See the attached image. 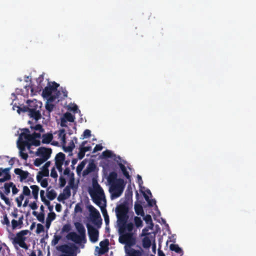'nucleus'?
<instances>
[{
	"mask_svg": "<svg viewBox=\"0 0 256 256\" xmlns=\"http://www.w3.org/2000/svg\"><path fill=\"white\" fill-rule=\"evenodd\" d=\"M26 146L22 145L21 144H18V148L20 150V156L23 160H26L28 158V154L24 152Z\"/></svg>",
	"mask_w": 256,
	"mask_h": 256,
	"instance_id": "21",
	"label": "nucleus"
},
{
	"mask_svg": "<svg viewBox=\"0 0 256 256\" xmlns=\"http://www.w3.org/2000/svg\"><path fill=\"white\" fill-rule=\"evenodd\" d=\"M28 116L36 120H38L40 119L42 117L40 110L31 109V110H29Z\"/></svg>",
	"mask_w": 256,
	"mask_h": 256,
	"instance_id": "17",
	"label": "nucleus"
},
{
	"mask_svg": "<svg viewBox=\"0 0 256 256\" xmlns=\"http://www.w3.org/2000/svg\"><path fill=\"white\" fill-rule=\"evenodd\" d=\"M59 250L63 253L74 254L75 252L78 250V247L74 244H72L70 246L64 244L60 246Z\"/></svg>",
	"mask_w": 256,
	"mask_h": 256,
	"instance_id": "12",
	"label": "nucleus"
},
{
	"mask_svg": "<svg viewBox=\"0 0 256 256\" xmlns=\"http://www.w3.org/2000/svg\"><path fill=\"white\" fill-rule=\"evenodd\" d=\"M46 162V160H44V159L40 157L39 158H36L34 161V165L36 166H40L42 164Z\"/></svg>",
	"mask_w": 256,
	"mask_h": 256,
	"instance_id": "39",
	"label": "nucleus"
},
{
	"mask_svg": "<svg viewBox=\"0 0 256 256\" xmlns=\"http://www.w3.org/2000/svg\"><path fill=\"white\" fill-rule=\"evenodd\" d=\"M44 231V226L40 224H37V228L36 232L37 234H40V232Z\"/></svg>",
	"mask_w": 256,
	"mask_h": 256,
	"instance_id": "54",
	"label": "nucleus"
},
{
	"mask_svg": "<svg viewBox=\"0 0 256 256\" xmlns=\"http://www.w3.org/2000/svg\"><path fill=\"white\" fill-rule=\"evenodd\" d=\"M32 190V194H38L39 187L36 185H32L30 186Z\"/></svg>",
	"mask_w": 256,
	"mask_h": 256,
	"instance_id": "45",
	"label": "nucleus"
},
{
	"mask_svg": "<svg viewBox=\"0 0 256 256\" xmlns=\"http://www.w3.org/2000/svg\"><path fill=\"white\" fill-rule=\"evenodd\" d=\"M94 190L90 192V194L93 202L98 206L103 214L106 226H108L110 222L109 216L108 214L106 206V200L104 192L97 182L94 183Z\"/></svg>",
	"mask_w": 256,
	"mask_h": 256,
	"instance_id": "1",
	"label": "nucleus"
},
{
	"mask_svg": "<svg viewBox=\"0 0 256 256\" xmlns=\"http://www.w3.org/2000/svg\"><path fill=\"white\" fill-rule=\"evenodd\" d=\"M40 144V140H36V138H32V140H30V146H39Z\"/></svg>",
	"mask_w": 256,
	"mask_h": 256,
	"instance_id": "43",
	"label": "nucleus"
},
{
	"mask_svg": "<svg viewBox=\"0 0 256 256\" xmlns=\"http://www.w3.org/2000/svg\"><path fill=\"white\" fill-rule=\"evenodd\" d=\"M128 256H142V251L136 250L134 248L130 249L128 252L126 250Z\"/></svg>",
	"mask_w": 256,
	"mask_h": 256,
	"instance_id": "25",
	"label": "nucleus"
},
{
	"mask_svg": "<svg viewBox=\"0 0 256 256\" xmlns=\"http://www.w3.org/2000/svg\"><path fill=\"white\" fill-rule=\"evenodd\" d=\"M112 152L110 150H106L102 152V156L104 158H110L112 157Z\"/></svg>",
	"mask_w": 256,
	"mask_h": 256,
	"instance_id": "42",
	"label": "nucleus"
},
{
	"mask_svg": "<svg viewBox=\"0 0 256 256\" xmlns=\"http://www.w3.org/2000/svg\"><path fill=\"white\" fill-rule=\"evenodd\" d=\"M144 196L150 206L152 207L156 204V200L153 199L150 200L148 196L145 193H144Z\"/></svg>",
	"mask_w": 256,
	"mask_h": 256,
	"instance_id": "33",
	"label": "nucleus"
},
{
	"mask_svg": "<svg viewBox=\"0 0 256 256\" xmlns=\"http://www.w3.org/2000/svg\"><path fill=\"white\" fill-rule=\"evenodd\" d=\"M103 147L101 144H96L93 150L92 153H95L98 151H100L102 149Z\"/></svg>",
	"mask_w": 256,
	"mask_h": 256,
	"instance_id": "60",
	"label": "nucleus"
},
{
	"mask_svg": "<svg viewBox=\"0 0 256 256\" xmlns=\"http://www.w3.org/2000/svg\"><path fill=\"white\" fill-rule=\"evenodd\" d=\"M79 149L80 151L78 153V158L80 160H82L84 158L86 152L82 146H80Z\"/></svg>",
	"mask_w": 256,
	"mask_h": 256,
	"instance_id": "49",
	"label": "nucleus"
},
{
	"mask_svg": "<svg viewBox=\"0 0 256 256\" xmlns=\"http://www.w3.org/2000/svg\"><path fill=\"white\" fill-rule=\"evenodd\" d=\"M118 166L121 170L124 176L128 178L129 179L130 178V176L128 172L127 171L126 168L124 165L122 163H120L118 164Z\"/></svg>",
	"mask_w": 256,
	"mask_h": 256,
	"instance_id": "31",
	"label": "nucleus"
},
{
	"mask_svg": "<svg viewBox=\"0 0 256 256\" xmlns=\"http://www.w3.org/2000/svg\"><path fill=\"white\" fill-rule=\"evenodd\" d=\"M91 136V132L90 130L86 129V130L82 134V136L84 138H88Z\"/></svg>",
	"mask_w": 256,
	"mask_h": 256,
	"instance_id": "57",
	"label": "nucleus"
},
{
	"mask_svg": "<svg viewBox=\"0 0 256 256\" xmlns=\"http://www.w3.org/2000/svg\"><path fill=\"white\" fill-rule=\"evenodd\" d=\"M28 233V230H22L16 233V236L10 238L14 245L18 244L20 247L26 250L28 248V245L25 242L26 238L25 236Z\"/></svg>",
	"mask_w": 256,
	"mask_h": 256,
	"instance_id": "4",
	"label": "nucleus"
},
{
	"mask_svg": "<svg viewBox=\"0 0 256 256\" xmlns=\"http://www.w3.org/2000/svg\"><path fill=\"white\" fill-rule=\"evenodd\" d=\"M132 192H125V198L126 200L124 201L128 202V201L132 198Z\"/></svg>",
	"mask_w": 256,
	"mask_h": 256,
	"instance_id": "48",
	"label": "nucleus"
},
{
	"mask_svg": "<svg viewBox=\"0 0 256 256\" xmlns=\"http://www.w3.org/2000/svg\"><path fill=\"white\" fill-rule=\"evenodd\" d=\"M109 241L108 239L102 241L100 243V248L99 249L98 254L102 255L106 253L108 251Z\"/></svg>",
	"mask_w": 256,
	"mask_h": 256,
	"instance_id": "13",
	"label": "nucleus"
},
{
	"mask_svg": "<svg viewBox=\"0 0 256 256\" xmlns=\"http://www.w3.org/2000/svg\"><path fill=\"white\" fill-rule=\"evenodd\" d=\"M27 104H28L29 110H31V109L34 110H40L42 108V102H38L36 100H28Z\"/></svg>",
	"mask_w": 256,
	"mask_h": 256,
	"instance_id": "14",
	"label": "nucleus"
},
{
	"mask_svg": "<svg viewBox=\"0 0 256 256\" xmlns=\"http://www.w3.org/2000/svg\"><path fill=\"white\" fill-rule=\"evenodd\" d=\"M22 132L20 134L18 138V144L26 146L30 148V142L32 140V136L30 134L29 130L25 128L22 130Z\"/></svg>",
	"mask_w": 256,
	"mask_h": 256,
	"instance_id": "7",
	"label": "nucleus"
},
{
	"mask_svg": "<svg viewBox=\"0 0 256 256\" xmlns=\"http://www.w3.org/2000/svg\"><path fill=\"white\" fill-rule=\"evenodd\" d=\"M30 128L36 131H38L40 132H44V131L42 126L40 124H37L34 126H31Z\"/></svg>",
	"mask_w": 256,
	"mask_h": 256,
	"instance_id": "38",
	"label": "nucleus"
},
{
	"mask_svg": "<svg viewBox=\"0 0 256 256\" xmlns=\"http://www.w3.org/2000/svg\"><path fill=\"white\" fill-rule=\"evenodd\" d=\"M86 160H84L80 164H78V166L76 168V170L77 174L78 175H80L81 174V172L82 170L84 169V166L86 164Z\"/></svg>",
	"mask_w": 256,
	"mask_h": 256,
	"instance_id": "28",
	"label": "nucleus"
},
{
	"mask_svg": "<svg viewBox=\"0 0 256 256\" xmlns=\"http://www.w3.org/2000/svg\"><path fill=\"white\" fill-rule=\"evenodd\" d=\"M39 174L42 175L43 176H49V170L48 169H42V170L40 171Z\"/></svg>",
	"mask_w": 256,
	"mask_h": 256,
	"instance_id": "52",
	"label": "nucleus"
},
{
	"mask_svg": "<svg viewBox=\"0 0 256 256\" xmlns=\"http://www.w3.org/2000/svg\"><path fill=\"white\" fill-rule=\"evenodd\" d=\"M118 227V232L120 236L118 241L120 244H124L125 248L127 246L131 247L134 246L136 242V239L134 236L132 231L134 228V225L132 222H128L124 226V229L120 230V226Z\"/></svg>",
	"mask_w": 256,
	"mask_h": 256,
	"instance_id": "2",
	"label": "nucleus"
},
{
	"mask_svg": "<svg viewBox=\"0 0 256 256\" xmlns=\"http://www.w3.org/2000/svg\"><path fill=\"white\" fill-rule=\"evenodd\" d=\"M171 250L174 251L178 254L182 253V250L176 244H171L170 246Z\"/></svg>",
	"mask_w": 256,
	"mask_h": 256,
	"instance_id": "29",
	"label": "nucleus"
},
{
	"mask_svg": "<svg viewBox=\"0 0 256 256\" xmlns=\"http://www.w3.org/2000/svg\"><path fill=\"white\" fill-rule=\"evenodd\" d=\"M128 202L126 201L118 205L116 208L118 226H120L121 230H122L124 226L128 224L127 222L128 219Z\"/></svg>",
	"mask_w": 256,
	"mask_h": 256,
	"instance_id": "3",
	"label": "nucleus"
},
{
	"mask_svg": "<svg viewBox=\"0 0 256 256\" xmlns=\"http://www.w3.org/2000/svg\"><path fill=\"white\" fill-rule=\"evenodd\" d=\"M58 136L62 144L64 146L66 143V134L64 129H61L58 131Z\"/></svg>",
	"mask_w": 256,
	"mask_h": 256,
	"instance_id": "22",
	"label": "nucleus"
},
{
	"mask_svg": "<svg viewBox=\"0 0 256 256\" xmlns=\"http://www.w3.org/2000/svg\"><path fill=\"white\" fill-rule=\"evenodd\" d=\"M0 198L4 200L5 202V203L8 205V206H10V202L8 199V198L7 197H6L4 194L2 192L1 190H0Z\"/></svg>",
	"mask_w": 256,
	"mask_h": 256,
	"instance_id": "44",
	"label": "nucleus"
},
{
	"mask_svg": "<svg viewBox=\"0 0 256 256\" xmlns=\"http://www.w3.org/2000/svg\"><path fill=\"white\" fill-rule=\"evenodd\" d=\"M74 212L76 213H78V212L81 213V212H82V204H81L78 203V204H77L76 205L75 208H74Z\"/></svg>",
	"mask_w": 256,
	"mask_h": 256,
	"instance_id": "50",
	"label": "nucleus"
},
{
	"mask_svg": "<svg viewBox=\"0 0 256 256\" xmlns=\"http://www.w3.org/2000/svg\"><path fill=\"white\" fill-rule=\"evenodd\" d=\"M50 176L54 178H56L58 176L57 172L56 170V168L54 167H53L52 168L51 170Z\"/></svg>",
	"mask_w": 256,
	"mask_h": 256,
	"instance_id": "59",
	"label": "nucleus"
},
{
	"mask_svg": "<svg viewBox=\"0 0 256 256\" xmlns=\"http://www.w3.org/2000/svg\"><path fill=\"white\" fill-rule=\"evenodd\" d=\"M66 238L77 244H80L82 241H84V242L86 241V238L82 236L80 234L78 235L75 232L68 233L66 236Z\"/></svg>",
	"mask_w": 256,
	"mask_h": 256,
	"instance_id": "11",
	"label": "nucleus"
},
{
	"mask_svg": "<svg viewBox=\"0 0 256 256\" xmlns=\"http://www.w3.org/2000/svg\"><path fill=\"white\" fill-rule=\"evenodd\" d=\"M89 210L90 212L92 222L98 228H100L102 224V219L99 212L92 206H89Z\"/></svg>",
	"mask_w": 256,
	"mask_h": 256,
	"instance_id": "6",
	"label": "nucleus"
},
{
	"mask_svg": "<svg viewBox=\"0 0 256 256\" xmlns=\"http://www.w3.org/2000/svg\"><path fill=\"white\" fill-rule=\"evenodd\" d=\"M59 86V84L55 82H48V86H46L42 91V96L44 98H48L51 96L52 92L57 90Z\"/></svg>",
	"mask_w": 256,
	"mask_h": 256,
	"instance_id": "8",
	"label": "nucleus"
},
{
	"mask_svg": "<svg viewBox=\"0 0 256 256\" xmlns=\"http://www.w3.org/2000/svg\"><path fill=\"white\" fill-rule=\"evenodd\" d=\"M13 185L12 182H6L4 184V194L8 195L10 192V188Z\"/></svg>",
	"mask_w": 256,
	"mask_h": 256,
	"instance_id": "32",
	"label": "nucleus"
},
{
	"mask_svg": "<svg viewBox=\"0 0 256 256\" xmlns=\"http://www.w3.org/2000/svg\"><path fill=\"white\" fill-rule=\"evenodd\" d=\"M66 186H70V188L72 189H76L77 188V186L74 184V174L72 173L71 177L68 181V185Z\"/></svg>",
	"mask_w": 256,
	"mask_h": 256,
	"instance_id": "30",
	"label": "nucleus"
},
{
	"mask_svg": "<svg viewBox=\"0 0 256 256\" xmlns=\"http://www.w3.org/2000/svg\"><path fill=\"white\" fill-rule=\"evenodd\" d=\"M66 198H68L71 195L70 188V186H66L63 190L62 193Z\"/></svg>",
	"mask_w": 256,
	"mask_h": 256,
	"instance_id": "41",
	"label": "nucleus"
},
{
	"mask_svg": "<svg viewBox=\"0 0 256 256\" xmlns=\"http://www.w3.org/2000/svg\"><path fill=\"white\" fill-rule=\"evenodd\" d=\"M59 181H60V188H62L66 185V180L64 177H62V176H60L59 178Z\"/></svg>",
	"mask_w": 256,
	"mask_h": 256,
	"instance_id": "56",
	"label": "nucleus"
},
{
	"mask_svg": "<svg viewBox=\"0 0 256 256\" xmlns=\"http://www.w3.org/2000/svg\"><path fill=\"white\" fill-rule=\"evenodd\" d=\"M37 219L38 220L41 222H44V212H40L37 216Z\"/></svg>",
	"mask_w": 256,
	"mask_h": 256,
	"instance_id": "53",
	"label": "nucleus"
},
{
	"mask_svg": "<svg viewBox=\"0 0 256 256\" xmlns=\"http://www.w3.org/2000/svg\"><path fill=\"white\" fill-rule=\"evenodd\" d=\"M86 228L90 240L92 242H96L98 238L99 232L98 230L89 224H86Z\"/></svg>",
	"mask_w": 256,
	"mask_h": 256,
	"instance_id": "10",
	"label": "nucleus"
},
{
	"mask_svg": "<svg viewBox=\"0 0 256 256\" xmlns=\"http://www.w3.org/2000/svg\"><path fill=\"white\" fill-rule=\"evenodd\" d=\"M10 178H11L10 175V174H6L4 175V176L3 178H0V182H3L6 181L8 180H10Z\"/></svg>",
	"mask_w": 256,
	"mask_h": 256,
	"instance_id": "55",
	"label": "nucleus"
},
{
	"mask_svg": "<svg viewBox=\"0 0 256 256\" xmlns=\"http://www.w3.org/2000/svg\"><path fill=\"white\" fill-rule=\"evenodd\" d=\"M135 212L138 215H144V212L142 206L140 204L136 205L134 206Z\"/></svg>",
	"mask_w": 256,
	"mask_h": 256,
	"instance_id": "34",
	"label": "nucleus"
},
{
	"mask_svg": "<svg viewBox=\"0 0 256 256\" xmlns=\"http://www.w3.org/2000/svg\"><path fill=\"white\" fill-rule=\"evenodd\" d=\"M56 214L54 212H51L48 214L46 220V227L49 228L51 222L56 218Z\"/></svg>",
	"mask_w": 256,
	"mask_h": 256,
	"instance_id": "23",
	"label": "nucleus"
},
{
	"mask_svg": "<svg viewBox=\"0 0 256 256\" xmlns=\"http://www.w3.org/2000/svg\"><path fill=\"white\" fill-rule=\"evenodd\" d=\"M53 139V135L51 133L44 134L42 136V143L48 144L50 143Z\"/></svg>",
	"mask_w": 256,
	"mask_h": 256,
	"instance_id": "20",
	"label": "nucleus"
},
{
	"mask_svg": "<svg viewBox=\"0 0 256 256\" xmlns=\"http://www.w3.org/2000/svg\"><path fill=\"white\" fill-rule=\"evenodd\" d=\"M62 238V236L60 235H56L55 234L54 236V238L52 241V246H56V244H58L59 240Z\"/></svg>",
	"mask_w": 256,
	"mask_h": 256,
	"instance_id": "37",
	"label": "nucleus"
},
{
	"mask_svg": "<svg viewBox=\"0 0 256 256\" xmlns=\"http://www.w3.org/2000/svg\"><path fill=\"white\" fill-rule=\"evenodd\" d=\"M110 190L112 197L114 198L120 196L122 194L124 188V180L119 178L117 182L115 184H113Z\"/></svg>",
	"mask_w": 256,
	"mask_h": 256,
	"instance_id": "5",
	"label": "nucleus"
},
{
	"mask_svg": "<svg viewBox=\"0 0 256 256\" xmlns=\"http://www.w3.org/2000/svg\"><path fill=\"white\" fill-rule=\"evenodd\" d=\"M74 149V146H64V150L66 152H72Z\"/></svg>",
	"mask_w": 256,
	"mask_h": 256,
	"instance_id": "64",
	"label": "nucleus"
},
{
	"mask_svg": "<svg viewBox=\"0 0 256 256\" xmlns=\"http://www.w3.org/2000/svg\"><path fill=\"white\" fill-rule=\"evenodd\" d=\"M142 246L144 248H149L151 246V241L148 236H146L142 240Z\"/></svg>",
	"mask_w": 256,
	"mask_h": 256,
	"instance_id": "27",
	"label": "nucleus"
},
{
	"mask_svg": "<svg viewBox=\"0 0 256 256\" xmlns=\"http://www.w3.org/2000/svg\"><path fill=\"white\" fill-rule=\"evenodd\" d=\"M54 104H52L50 103L49 102H46V108L48 112L49 113L51 112L54 109Z\"/></svg>",
	"mask_w": 256,
	"mask_h": 256,
	"instance_id": "46",
	"label": "nucleus"
},
{
	"mask_svg": "<svg viewBox=\"0 0 256 256\" xmlns=\"http://www.w3.org/2000/svg\"><path fill=\"white\" fill-rule=\"evenodd\" d=\"M144 220L146 222V224H152V217L150 215L147 214L146 215L144 218Z\"/></svg>",
	"mask_w": 256,
	"mask_h": 256,
	"instance_id": "58",
	"label": "nucleus"
},
{
	"mask_svg": "<svg viewBox=\"0 0 256 256\" xmlns=\"http://www.w3.org/2000/svg\"><path fill=\"white\" fill-rule=\"evenodd\" d=\"M50 188V187H49L47 190L48 192L46 196L50 200H52L56 198V193L54 190H49Z\"/></svg>",
	"mask_w": 256,
	"mask_h": 256,
	"instance_id": "26",
	"label": "nucleus"
},
{
	"mask_svg": "<svg viewBox=\"0 0 256 256\" xmlns=\"http://www.w3.org/2000/svg\"><path fill=\"white\" fill-rule=\"evenodd\" d=\"M63 164H64V163H60V162L55 163V166L60 172H62V171L63 169L62 168V166Z\"/></svg>",
	"mask_w": 256,
	"mask_h": 256,
	"instance_id": "62",
	"label": "nucleus"
},
{
	"mask_svg": "<svg viewBox=\"0 0 256 256\" xmlns=\"http://www.w3.org/2000/svg\"><path fill=\"white\" fill-rule=\"evenodd\" d=\"M117 173L115 172H112L110 173L108 178V182L112 185L115 184L118 180L117 179Z\"/></svg>",
	"mask_w": 256,
	"mask_h": 256,
	"instance_id": "19",
	"label": "nucleus"
},
{
	"mask_svg": "<svg viewBox=\"0 0 256 256\" xmlns=\"http://www.w3.org/2000/svg\"><path fill=\"white\" fill-rule=\"evenodd\" d=\"M40 186L42 188H46L48 186V182L46 178H44L40 182Z\"/></svg>",
	"mask_w": 256,
	"mask_h": 256,
	"instance_id": "61",
	"label": "nucleus"
},
{
	"mask_svg": "<svg viewBox=\"0 0 256 256\" xmlns=\"http://www.w3.org/2000/svg\"><path fill=\"white\" fill-rule=\"evenodd\" d=\"M65 154L62 152H58L55 157V163H64L65 160Z\"/></svg>",
	"mask_w": 256,
	"mask_h": 256,
	"instance_id": "24",
	"label": "nucleus"
},
{
	"mask_svg": "<svg viewBox=\"0 0 256 256\" xmlns=\"http://www.w3.org/2000/svg\"><path fill=\"white\" fill-rule=\"evenodd\" d=\"M14 172L16 174L20 176V181L26 180L30 174L28 172L24 171L19 168H15Z\"/></svg>",
	"mask_w": 256,
	"mask_h": 256,
	"instance_id": "16",
	"label": "nucleus"
},
{
	"mask_svg": "<svg viewBox=\"0 0 256 256\" xmlns=\"http://www.w3.org/2000/svg\"><path fill=\"white\" fill-rule=\"evenodd\" d=\"M74 226L79 234L86 238V229L83 224L80 222H76Z\"/></svg>",
	"mask_w": 256,
	"mask_h": 256,
	"instance_id": "18",
	"label": "nucleus"
},
{
	"mask_svg": "<svg viewBox=\"0 0 256 256\" xmlns=\"http://www.w3.org/2000/svg\"><path fill=\"white\" fill-rule=\"evenodd\" d=\"M52 153V150L50 148L45 147H40L36 152V155L44 159V160H47L50 156Z\"/></svg>",
	"mask_w": 256,
	"mask_h": 256,
	"instance_id": "9",
	"label": "nucleus"
},
{
	"mask_svg": "<svg viewBox=\"0 0 256 256\" xmlns=\"http://www.w3.org/2000/svg\"><path fill=\"white\" fill-rule=\"evenodd\" d=\"M23 196H29L30 194V190L27 186H24L22 194Z\"/></svg>",
	"mask_w": 256,
	"mask_h": 256,
	"instance_id": "47",
	"label": "nucleus"
},
{
	"mask_svg": "<svg viewBox=\"0 0 256 256\" xmlns=\"http://www.w3.org/2000/svg\"><path fill=\"white\" fill-rule=\"evenodd\" d=\"M71 230V226L69 224H64L62 228V232H68Z\"/></svg>",
	"mask_w": 256,
	"mask_h": 256,
	"instance_id": "51",
	"label": "nucleus"
},
{
	"mask_svg": "<svg viewBox=\"0 0 256 256\" xmlns=\"http://www.w3.org/2000/svg\"><path fill=\"white\" fill-rule=\"evenodd\" d=\"M64 117L66 120L70 122H74L75 118L74 116L70 112H66L64 114Z\"/></svg>",
	"mask_w": 256,
	"mask_h": 256,
	"instance_id": "35",
	"label": "nucleus"
},
{
	"mask_svg": "<svg viewBox=\"0 0 256 256\" xmlns=\"http://www.w3.org/2000/svg\"><path fill=\"white\" fill-rule=\"evenodd\" d=\"M18 226L16 220L14 219L12 220V226L13 230L16 229Z\"/></svg>",
	"mask_w": 256,
	"mask_h": 256,
	"instance_id": "63",
	"label": "nucleus"
},
{
	"mask_svg": "<svg viewBox=\"0 0 256 256\" xmlns=\"http://www.w3.org/2000/svg\"><path fill=\"white\" fill-rule=\"evenodd\" d=\"M17 108H18L17 112L18 114H20L21 112H29L28 104V106H24L22 107L21 106H17Z\"/></svg>",
	"mask_w": 256,
	"mask_h": 256,
	"instance_id": "36",
	"label": "nucleus"
},
{
	"mask_svg": "<svg viewBox=\"0 0 256 256\" xmlns=\"http://www.w3.org/2000/svg\"><path fill=\"white\" fill-rule=\"evenodd\" d=\"M135 225L137 228H140L142 226V221L140 217L135 216L134 218Z\"/></svg>",
	"mask_w": 256,
	"mask_h": 256,
	"instance_id": "40",
	"label": "nucleus"
},
{
	"mask_svg": "<svg viewBox=\"0 0 256 256\" xmlns=\"http://www.w3.org/2000/svg\"><path fill=\"white\" fill-rule=\"evenodd\" d=\"M96 168V166L94 162V161H92L89 162L88 165L86 169H85L82 172V175L84 176H86L88 175L92 172H94Z\"/></svg>",
	"mask_w": 256,
	"mask_h": 256,
	"instance_id": "15",
	"label": "nucleus"
}]
</instances>
